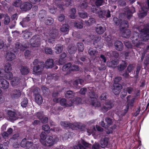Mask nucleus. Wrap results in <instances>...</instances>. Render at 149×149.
<instances>
[{
    "instance_id": "1",
    "label": "nucleus",
    "mask_w": 149,
    "mask_h": 149,
    "mask_svg": "<svg viewBox=\"0 0 149 149\" xmlns=\"http://www.w3.org/2000/svg\"><path fill=\"white\" fill-rule=\"evenodd\" d=\"M142 24L139 28L141 29L140 37H139L138 33L134 32L132 38V43L136 47H139L142 44V41H146L149 39V24L145 25L143 23Z\"/></svg>"
},
{
    "instance_id": "2",
    "label": "nucleus",
    "mask_w": 149,
    "mask_h": 149,
    "mask_svg": "<svg viewBox=\"0 0 149 149\" xmlns=\"http://www.w3.org/2000/svg\"><path fill=\"white\" fill-rule=\"evenodd\" d=\"M60 124L61 126L65 128L68 127L72 130H76L77 129H78L83 130L85 127V125L82 123H75L74 124H71L68 122L62 121Z\"/></svg>"
},
{
    "instance_id": "3",
    "label": "nucleus",
    "mask_w": 149,
    "mask_h": 149,
    "mask_svg": "<svg viewBox=\"0 0 149 149\" xmlns=\"http://www.w3.org/2000/svg\"><path fill=\"white\" fill-rule=\"evenodd\" d=\"M59 36L58 30L56 29L50 30L44 34V36L46 40L48 39V42L50 43L54 42L55 39L58 38Z\"/></svg>"
},
{
    "instance_id": "4",
    "label": "nucleus",
    "mask_w": 149,
    "mask_h": 149,
    "mask_svg": "<svg viewBox=\"0 0 149 149\" xmlns=\"http://www.w3.org/2000/svg\"><path fill=\"white\" fill-rule=\"evenodd\" d=\"M92 9V12L98 13L99 17L102 18L103 19H105L106 18H108L110 17V11H107L100 10L97 11V9L96 8L94 9V7Z\"/></svg>"
},
{
    "instance_id": "5",
    "label": "nucleus",
    "mask_w": 149,
    "mask_h": 149,
    "mask_svg": "<svg viewBox=\"0 0 149 149\" xmlns=\"http://www.w3.org/2000/svg\"><path fill=\"white\" fill-rule=\"evenodd\" d=\"M101 104L103 103H92V105L95 107H101ZM103 107H101V110L103 112L107 111L112 107L113 103H103Z\"/></svg>"
},
{
    "instance_id": "6",
    "label": "nucleus",
    "mask_w": 149,
    "mask_h": 149,
    "mask_svg": "<svg viewBox=\"0 0 149 149\" xmlns=\"http://www.w3.org/2000/svg\"><path fill=\"white\" fill-rule=\"evenodd\" d=\"M113 21L116 25H118L120 22V31H123L125 28H127L128 27V22L126 20H123L120 21L116 17H114L113 18Z\"/></svg>"
},
{
    "instance_id": "7",
    "label": "nucleus",
    "mask_w": 149,
    "mask_h": 149,
    "mask_svg": "<svg viewBox=\"0 0 149 149\" xmlns=\"http://www.w3.org/2000/svg\"><path fill=\"white\" fill-rule=\"evenodd\" d=\"M30 44L33 47H38L40 44V39L38 35L33 36L30 40Z\"/></svg>"
},
{
    "instance_id": "8",
    "label": "nucleus",
    "mask_w": 149,
    "mask_h": 149,
    "mask_svg": "<svg viewBox=\"0 0 149 149\" xmlns=\"http://www.w3.org/2000/svg\"><path fill=\"white\" fill-rule=\"evenodd\" d=\"M81 144L86 148H91V144L81 139L78 141L77 146H73L74 149H86L85 147L81 145Z\"/></svg>"
},
{
    "instance_id": "9",
    "label": "nucleus",
    "mask_w": 149,
    "mask_h": 149,
    "mask_svg": "<svg viewBox=\"0 0 149 149\" xmlns=\"http://www.w3.org/2000/svg\"><path fill=\"white\" fill-rule=\"evenodd\" d=\"M40 63V65H36L33 67V70L34 74L39 75L42 74V71L45 68V64L44 62Z\"/></svg>"
},
{
    "instance_id": "10",
    "label": "nucleus",
    "mask_w": 149,
    "mask_h": 149,
    "mask_svg": "<svg viewBox=\"0 0 149 149\" xmlns=\"http://www.w3.org/2000/svg\"><path fill=\"white\" fill-rule=\"evenodd\" d=\"M71 1V0H70V1H64L65 3V5L61 4V1L60 0H53V2L54 5L56 6L57 7L63 10V8L65 7H68L71 4L70 2Z\"/></svg>"
},
{
    "instance_id": "11",
    "label": "nucleus",
    "mask_w": 149,
    "mask_h": 149,
    "mask_svg": "<svg viewBox=\"0 0 149 149\" xmlns=\"http://www.w3.org/2000/svg\"><path fill=\"white\" fill-rule=\"evenodd\" d=\"M134 103H127V105H123L122 107V110L119 113H117L119 116H123L127 113L129 108H131L134 105Z\"/></svg>"
},
{
    "instance_id": "12",
    "label": "nucleus",
    "mask_w": 149,
    "mask_h": 149,
    "mask_svg": "<svg viewBox=\"0 0 149 149\" xmlns=\"http://www.w3.org/2000/svg\"><path fill=\"white\" fill-rule=\"evenodd\" d=\"M137 3L140 5L141 8V11L138 14L139 17L140 18H142L146 16L147 10L149 8L146 9L145 6H144V3L143 4H142L139 2H138Z\"/></svg>"
},
{
    "instance_id": "13",
    "label": "nucleus",
    "mask_w": 149,
    "mask_h": 149,
    "mask_svg": "<svg viewBox=\"0 0 149 149\" xmlns=\"http://www.w3.org/2000/svg\"><path fill=\"white\" fill-rule=\"evenodd\" d=\"M95 31L98 34H102L105 31V28L102 24H97L95 28Z\"/></svg>"
},
{
    "instance_id": "14",
    "label": "nucleus",
    "mask_w": 149,
    "mask_h": 149,
    "mask_svg": "<svg viewBox=\"0 0 149 149\" xmlns=\"http://www.w3.org/2000/svg\"><path fill=\"white\" fill-rule=\"evenodd\" d=\"M8 119L11 122H13L17 119L16 114L11 111H9L8 112Z\"/></svg>"
},
{
    "instance_id": "15",
    "label": "nucleus",
    "mask_w": 149,
    "mask_h": 149,
    "mask_svg": "<svg viewBox=\"0 0 149 149\" xmlns=\"http://www.w3.org/2000/svg\"><path fill=\"white\" fill-rule=\"evenodd\" d=\"M32 4L29 2H25L20 6L21 9L23 11H26L30 10L32 7Z\"/></svg>"
},
{
    "instance_id": "16",
    "label": "nucleus",
    "mask_w": 149,
    "mask_h": 149,
    "mask_svg": "<svg viewBox=\"0 0 149 149\" xmlns=\"http://www.w3.org/2000/svg\"><path fill=\"white\" fill-rule=\"evenodd\" d=\"M9 86V83L7 80L3 79H0V87L6 89L8 88Z\"/></svg>"
},
{
    "instance_id": "17",
    "label": "nucleus",
    "mask_w": 149,
    "mask_h": 149,
    "mask_svg": "<svg viewBox=\"0 0 149 149\" xmlns=\"http://www.w3.org/2000/svg\"><path fill=\"white\" fill-rule=\"evenodd\" d=\"M100 38L97 37L96 35H91L87 37L86 39L85 40H86L87 42H89L92 40H93V44L95 45V43L97 42V41L100 40Z\"/></svg>"
},
{
    "instance_id": "18",
    "label": "nucleus",
    "mask_w": 149,
    "mask_h": 149,
    "mask_svg": "<svg viewBox=\"0 0 149 149\" xmlns=\"http://www.w3.org/2000/svg\"><path fill=\"white\" fill-rule=\"evenodd\" d=\"M19 70L22 75L27 74L30 72V69L27 66L22 65L19 68Z\"/></svg>"
},
{
    "instance_id": "19",
    "label": "nucleus",
    "mask_w": 149,
    "mask_h": 149,
    "mask_svg": "<svg viewBox=\"0 0 149 149\" xmlns=\"http://www.w3.org/2000/svg\"><path fill=\"white\" fill-rule=\"evenodd\" d=\"M113 91L115 95L119 94L120 91V90L122 88V86L120 84H118L117 85H113Z\"/></svg>"
},
{
    "instance_id": "20",
    "label": "nucleus",
    "mask_w": 149,
    "mask_h": 149,
    "mask_svg": "<svg viewBox=\"0 0 149 149\" xmlns=\"http://www.w3.org/2000/svg\"><path fill=\"white\" fill-rule=\"evenodd\" d=\"M21 91L19 90H15L13 91L11 94V97L13 99H16L19 97L21 95Z\"/></svg>"
},
{
    "instance_id": "21",
    "label": "nucleus",
    "mask_w": 149,
    "mask_h": 149,
    "mask_svg": "<svg viewBox=\"0 0 149 149\" xmlns=\"http://www.w3.org/2000/svg\"><path fill=\"white\" fill-rule=\"evenodd\" d=\"M114 45L116 49L119 51H122L123 48V43L120 41H116L114 43Z\"/></svg>"
},
{
    "instance_id": "22",
    "label": "nucleus",
    "mask_w": 149,
    "mask_h": 149,
    "mask_svg": "<svg viewBox=\"0 0 149 149\" xmlns=\"http://www.w3.org/2000/svg\"><path fill=\"white\" fill-rule=\"evenodd\" d=\"M22 33L23 37L25 39H29L32 35V32L27 30L23 31Z\"/></svg>"
},
{
    "instance_id": "23",
    "label": "nucleus",
    "mask_w": 149,
    "mask_h": 149,
    "mask_svg": "<svg viewBox=\"0 0 149 149\" xmlns=\"http://www.w3.org/2000/svg\"><path fill=\"white\" fill-rule=\"evenodd\" d=\"M88 53L90 56L93 58H95L98 56V52L96 49L92 48H90L88 50Z\"/></svg>"
},
{
    "instance_id": "24",
    "label": "nucleus",
    "mask_w": 149,
    "mask_h": 149,
    "mask_svg": "<svg viewBox=\"0 0 149 149\" xmlns=\"http://www.w3.org/2000/svg\"><path fill=\"white\" fill-rule=\"evenodd\" d=\"M38 144H33L31 141H27L26 148L28 149H37Z\"/></svg>"
},
{
    "instance_id": "25",
    "label": "nucleus",
    "mask_w": 149,
    "mask_h": 149,
    "mask_svg": "<svg viewBox=\"0 0 149 149\" xmlns=\"http://www.w3.org/2000/svg\"><path fill=\"white\" fill-rule=\"evenodd\" d=\"M26 47H23L19 42H17L15 44V49L14 51L17 52L19 50L23 51Z\"/></svg>"
},
{
    "instance_id": "26",
    "label": "nucleus",
    "mask_w": 149,
    "mask_h": 149,
    "mask_svg": "<svg viewBox=\"0 0 149 149\" xmlns=\"http://www.w3.org/2000/svg\"><path fill=\"white\" fill-rule=\"evenodd\" d=\"M40 141L43 145H47L45 140L47 138V134L44 132H42L40 135Z\"/></svg>"
},
{
    "instance_id": "27",
    "label": "nucleus",
    "mask_w": 149,
    "mask_h": 149,
    "mask_svg": "<svg viewBox=\"0 0 149 149\" xmlns=\"http://www.w3.org/2000/svg\"><path fill=\"white\" fill-rule=\"evenodd\" d=\"M53 61L52 59H49L47 60L45 64V67L47 69L51 68L53 66Z\"/></svg>"
},
{
    "instance_id": "28",
    "label": "nucleus",
    "mask_w": 149,
    "mask_h": 149,
    "mask_svg": "<svg viewBox=\"0 0 149 149\" xmlns=\"http://www.w3.org/2000/svg\"><path fill=\"white\" fill-rule=\"evenodd\" d=\"M20 79L19 77H14L11 81V84L13 86H16L19 83Z\"/></svg>"
},
{
    "instance_id": "29",
    "label": "nucleus",
    "mask_w": 149,
    "mask_h": 149,
    "mask_svg": "<svg viewBox=\"0 0 149 149\" xmlns=\"http://www.w3.org/2000/svg\"><path fill=\"white\" fill-rule=\"evenodd\" d=\"M104 2L103 0H90V2L92 5L95 3L97 6H100L102 5Z\"/></svg>"
},
{
    "instance_id": "30",
    "label": "nucleus",
    "mask_w": 149,
    "mask_h": 149,
    "mask_svg": "<svg viewBox=\"0 0 149 149\" xmlns=\"http://www.w3.org/2000/svg\"><path fill=\"white\" fill-rule=\"evenodd\" d=\"M69 26L68 24L63 25L60 29V31L63 32L65 33V34L68 33Z\"/></svg>"
},
{
    "instance_id": "31",
    "label": "nucleus",
    "mask_w": 149,
    "mask_h": 149,
    "mask_svg": "<svg viewBox=\"0 0 149 149\" xmlns=\"http://www.w3.org/2000/svg\"><path fill=\"white\" fill-rule=\"evenodd\" d=\"M16 58L15 54L13 53L8 52L6 56V59L9 61H11Z\"/></svg>"
},
{
    "instance_id": "32",
    "label": "nucleus",
    "mask_w": 149,
    "mask_h": 149,
    "mask_svg": "<svg viewBox=\"0 0 149 149\" xmlns=\"http://www.w3.org/2000/svg\"><path fill=\"white\" fill-rule=\"evenodd\" d=\"M47 145H44L47 146H50L53 145V137L49 136L47 139L45 141Z\"/></svg>"
},
{
    "instance_id": "33",
    "label": "nucleus",
    "mask_w": 149,
    "mask_h": 149,
    "mask_svg": "<svg viewBox=\"0 0 149 149\" xmlns=\"http://www.w3.org/2000/svg\"><path fill=\"white\" fill-rule=\"evenodd\" d=\"M135 12V8L133 7H132L131 10H128L127 11V18L130 19L132 16V14Z\"/></svg>"
},
{
    "instance_id": "34",
    "label": "nucleus",
    "mask_w": 149,
    "mask_h": 149,
    "mask_svg": "<svg viewBox=\"0 0 149 149\" xmlns=\"http://www.w3.org/2000/svg\"><path fill=\"white\" fill-rule=\"evenodd\" d=\"M47 14L46 11L45 10H41L38 15V17L41 21H42L43 19L46 16Z\"/></svg>"
},
{
    "instance_id": "35",
    "label": "nucleus",
    "mask_w": 149,
    "mask_h": 149,
    "mask_svg": "<svg viewBox=\"0 0 149 149\" xmlns=\"http://www.w3.org/2000/svg\"><path fill=\"white\" fill-rule=\"evenodd\" d=\"M109 141V139L107 138H104L102 139L100 141L101 147L104 148L107 146Z\"/></svg>"
},
{
    "instance_id": "36",
    "label": "nucleus",
    "mask_w": 149,
    "mask_h": 149,
    "mask_svg": "<svg viewBox=\"0 0 149 149\" xmlns=\"http://www.w3.org/2000/svg\"><path fill=\"white\" fill-rule=\"evenodd\" d=\"M131 32L129 29L125 30L122 33V36L125 38H129L130 37Z\"/></svg>"
},
{
    "instance_id": "37",
    "label": "nucleus",
    "mask_w": 149,
    "mask_h": 149,
    "mask_svg": "<svg viewBox=\"0 0 149 149\" xmlns=\"http://www.w3.org/2000/svg\"><path fill=\"white\" fill-rule=\"evenodd\" d=\"M63 49V47L61 44H58L55 47V52L56 54H59L61 53Z\"/></svg>"
},
{
    "instance_id": "38",
    "label": "nucleus",
    "mask_w": 149,
    "mask_h": 149,
    "mask_svg": "<svg viewBox=\"0 0 149 149\" xmlns=\"http://www.w3.org/2000/svg\"><path fill=\"white\" fill-rule=\"evenodd\" d=\"M76 50V48L75 46L71 45L68 47V51L70 54H71L74 53Z\"/></svg>"
},
{
    "instance_id": "39",
    "label": "nucleus",
    "mask_w": 149,
    "mask_h": 149,
    "mask_svg": "<svg viewBox=\"0 0 149 149\" xmlns=\"http://www.w3.org/2000/svg\"><path fill=\"white\" fill-rule=\"evenodd\" d=\"M123 63L120 64L118 66V70L120 71L124 70L127 65V63L126 61H123Z\"/></svg>"
},
{
    "instance_id": "40",
    "label": "nucleus",
    "mask_w": 149,
    "mask_h": 149,
    "mask_svg": "<svg viewBox=\"0 0 149 149\" xmlns=\"http://www.w3.org/2000/svg\"><path fill=\"white\" fill-rule=\"evenodd\" d=\"M71 66V63H69L64 65L62 67V70L63 71H70V68Z\"/></svg>"
},
{
    "instance_id": "41",
    "label": "nucleus",
    "mask_w": 149,
    "mask_h": 149,
    "mask_svg": "<svg viewBox=\"0 0 149 149\" xmlns=\"http://www.w3.org/2000/svg\"><path fill=\"white\" fill-rule=\"evenodd\" d=\"M75 94L72 91H67L65 94V96L67 98H73Z\"/></svg>"
},
{
    "instance_id": "42",
    "label": "nucleus",
    "mask_w": 149,
    "mask_h": 149,
    "mask_svg": "<svg viewBox=\"0 0 149 149\" xmlns=\"http://www.w3.org/2000/svg\"><path fill=\"white\" fill-rule=\"evenodd\" d=\"M79 82L81 85H83L84 84V79H80L75 80L73 83L74 86L76 87L78 85Z\"/></svg>"
},
{
    "instance_id": "43",
    "label": "nucleus",
    "mask_w": 149,
    "mask_h": 149,
    "mask_svg": "<svg viewBox=\"0 0 149 149\" xmlns=\"http://www.w3.org/2000/svg\"><path fill=\"white\" fill-rule=\"evenodd\" d=\"M12 70V67L11 65L9 63H6L4 66V70L5 72H10V71Z\"/></svg>"
},
{
    "instance_id": "44",
    "label": "nucleus",
    "mask_w": 149,
    "mask_h": 149,
    "mask_svg": "<svg viewBox=\"0 0 149 149\" xmlns=\"http://www.w3.org/2000/svg\"><path fill=\"white\" fill-rule=\"evenodd\" d=\"M63 109L62 107H58L56 108H55L54 110H53L52 112L55 115L59 114V112L61 111Z\"/></svg>"
},
{
    "instance_id": "45",
    "label": "nucleus",
    "mask_w": 149,
    "mask_h": 149,
    "mask_svg": "<svg viewBox=\"0 0 149 149\" xmlns=\"http://www.w3.org/2000/svg\"><path fill=\"white\" fill-rule=\"evenodd\" d=\"M5 76L3 77H5L7 79L10 80L13 78V74L11 72H5Z\"/></svg>"
},
{
    "instance_id": "46",
    "label": "nucleus",
    "mask_w": 149,
    "mask_h": 149,
    "mask_svg": "<svg viewBox=\"0 0 149 149\" xmlns=\"http://www.w3.org/2000/svg\"><path fill=\"white\" fill-rule=\"evenodd\" d=\"M35 100L36 102H41L42 101V97L39 94L35 95Z\"/></svg>"
},
{
    "instance_id": "47",
    "label": "nucleus",
    "mask_w": 149,
    "mask_h": 149,
    "mask_svg": "<svg viewBox=\"0 0 149 149\" xmlns=\"http://www.w3.org/2000/svg\"><path fill=\"white\" fill-rule=\"evenodd\" d=\"M96 21L95 19L93 18H90L87 22H85L87 26H90L93 23H95Z\"/></svg>"
},
{
    "instance_id": "48",
    "label": "nucleus",
    "mask_w": 149,
    "mask_h": 149,
    "mask_svg": "<svg viewBox=\"0 0 149 149\" xmlns=\"http://www.w3.org/2000/svg\"><path fill=\"white\" fill-rule=\"evenodd\" d=\"M54 22V19L52 18L48 17L45 21V24L47 25H50Z\"/></svg>"
},
{
    "instance_id": "49",
    "label": "nucleus",
    "mask_w": 149,
    "mask_h": 149,
    "mask_svg": "<svg viewBox=\"0 0 149 149\" xmlns=\"http://www.w3.org/2000/svg\"><path fill=\"white\" fill-rule=\"evenodd\" d=\"M77 48L79 52H82L84 50V46L83 44L82 43H78L77 45Z\"/></svg>"
},
{
    "instance_id": "50",
    "label": "nucleus",
    "mask_w": 149,
    "mask_h": 149,
    "mask_svg": "<svg viewBox=\"0 0 149 149\" xmlns=\"http://www.w3.org/2000/svg\"><path fill=\"white\" fill-rule=\"evenodd\" d=\"M107 55L109 56H113L116 58H118L119 56V54L116 51H113L112 52L111 54H111L110 52V53L108 52L107 53Z\"/></svg>"
},
{
    "instance_id": "51",
    "label": "nucleus",
    "mask_w": 149,
    "mask_h": 149,
    "mask_svg": "<svg viewBox=\"0 0 149 149\" xmlns=\"http://www.w3.org/2000/svg\"><path fill=\"white\" fill-rule=\"evenodd\" d=\"M83 21L82 20L78 22H75L74 23L75 26L77 28L79 29H81L83 27Z\"/></svg>"
},
{
    "instance_id": "52",
    "label": "nucleus",
    "mask_w": 149,
    "mask_h": 149,
    "mask_svg": "<svg viewBox=\"0 0 149 149\" xmlns=\"http://www.w3.org/2000/svg\"><path fill=\"white\" fill-rule=\"evenodd\" d=\"M42 129L45 131L49 133L50 132L51 129L48 125H43L42 126Z\"/></svg>"
},
{
    "instance_id": "53",
    "label": "nucleus",
    "mask_w": 149,
    "mask_h": 149,
    "mask_svg": "<svg viewBox=\"0 0 149 149\" xmlns=\"http://www.w3.org/2000/svg\"><path fill=\"white\" fill-rule=\"evenodd\" d=\"M53 101L55 102H65L66 100L65 98H55L53 99Z\"/></svg>"
},
{
    "instance_id": "54",
    "label": "nucleus",
    "mask_w": 149,
    "mask_h": 149,
    "mask_svg": "<svg viewBox=\"0 0 149 149\" xmlns=\"http://www.w3.org/2000/svg\"><path fill=\"white\" fill-rule=\"evenodd\" d=\"M73 134L72 133L70 132H67L64 135V136H63V140H66L68 139V138H70L71 137V135Z\"/></svg>"
},
{
    "instance_id": "55",
    "label": "nucleus",
    "mask_w": 149,
    "mask_h": 149,
    "mask_svg": "<svg viewBox=\"0 0 149 149\" xmlns=\"http://www.w3.org/2000/svg\"><path fill=\"white\" fill-rule=\"evenodd\" d=\"M9 143L7 141L4 143V144H0V149H8V146Z\"/></svg>"
},
{
    "instance_id": "56",
    "label": "nucleus",
    "mask_w": 149,
    "mask_h": 149,
    "mask_svg": "<svg viewBox=\"0 0 149 149\" xmlns=\"http://www.w3.org/2000/svg\"><path fill=\"white\" fill-rule=\"evenodd\" d=\"M76 12V9L74 8H72L71 9V14L70 15V18L72 19H74L75 18V14Z\"/></svg>"
},
{
    "instance_id": "57",
    "label": "nucleus",
    "mask_w": 149,
    "mask_h": 149,
    "mask_svg": "<svg viewBox=\"0 0 149 149\" xmlns=\"http://www.w3.org/2000/svg\"><path fill=\"white\" fill-rule=\"evenodd\" d=\"M27 143V141H26V138L23 139L20 143V146L23 148H26Z\"/></svg>"
},
{
    "instance_id": "58",
    "label": "nucleus",
    "mask_w": 149,
    "mask_h": 149,
    "mask_svg": "<svg viewBox=\"0 0 149 149\" xmlns=\"http://www.w3.org/2000/svg\"><path fill=\"white\" fill-rule=\"evenodd\" d=\"M70 69V71H78L79 70V68L78 66L74 65H71Z\"/></svg>"
},
{
    "instance_id": "59",
    "label": "nucleus",
    "mask_w": 149,
    "mask_h": 149,
    "mask_svg": "<svg viewBox=\"0 0 149 149\" xmlns=\"http://www.w3.org/2000/svg\"><path fill=\"white\" fill-rule=\"evenodd\" d=\"M91 128V130H87V132L88 133L87 134L88 135H90L91 134L93 133L96 131L95 126H93Z\"/></svg>"
},
{
    "instance_id": "60",
    "label": "nucleus",
    "mask_w": 149,
    "mask_h": 149,
    "mask_svg": "<svg viewBox=\"0 0 149 149\" xmlns=\"http://www.w3.org/2000/svg\"><path fill=\"white\" fill-rule=\"evenodd\" d=\"M88 95L90 97L91 99H96L97 97V95H95V93L93 91H92L91 93L89 92Z\"/></svg>"
},
{
    "instance_id": "61",
    "label": "nucleus",
    "mask_w": 149,
    "mask_h": 149,
    "mask_svg": "<svg viewBox=\"0 0 149 149\" xmlns=\"http://www.w3.org/2000/svg\"><path fill=\"white\" fill-rule=\"evenodd\" d=\"M122 79V78L120 77H117L115 78L114 80V84L113 85H117L118 83Z\"/></svg>"
},
{
    "instance_id": "62",
    "label": "nucleus",
    "mask_w": 149,
    "mask_h": 149,
    "mask_svg": "<svg viewBox=\"0 0 149 149\" xmlns=\"http://www.w3.org/2000/svg\"><path fill=\"white\" fill-rule=\"evenodd\" d=\"M36 116L38 119L40 120L44 117V114L42 112H40L37 113Z\"/></svg>"
},
{
    "instance_id": "63",
    "label": "nucleus",
    "mask_w": 149,
    "mask_h": 149,
    "mask_svg": "<svg viewBox=\"0 0 149 149\" xmlns=\"http://www.w3.org/2000/svg\"><path fill=\"white\" fill-rule=\"evenodd\" d=\"M45 53L47 54H51L52 53V50L50 48L46 47L45 49Z\"/></svg>"
},
{
    "instance_id": "64",
    "label": "nucleus",
    "mask_w": 149,
    "mask_h": 149,
    "mask_svg": "<svg viewBox=\"0 0 149 149\" xmlns=\"http://www.w3.org/2000/svg\"><path fill=\"white\" fill-rule=\"evenodd\" d=\"M79 16L83 18H86L87 17V13L85 12H79Z\"/></svg>"
}]
</instances>
